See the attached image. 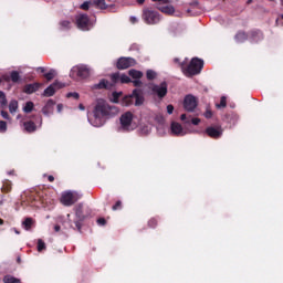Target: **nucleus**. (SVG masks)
I'll list each match as a JSON object with an SVG mask.
<instances>
[{
	"label": "nucleus",
	"mask_w": 283,
	"mask_h": 283,
	"mask_svg": "<svg viewBox=\"0 0 283 283\" xmlns=\"http://www.w3.org/2000/svg\"><path fill=\"white\" fill-rule=\"evenodd\" d=\"M118 114V107L109 105L105 99H97V103L93 109V116L95 118V127H101L105 119L114 118Z\"/></svg>",
	"instance_id": "obj_1"
},
{
	"label": "nucleus",
	"mask_w": 283,
	"mask_h": 283,
	"mask_svg": "<svg viewBox=\"0 0 283 283\" xmlns=\"http://www.w3.org/2000/svg\"><path fill=\"white\" fill-rule=\"evenodd\" d=\"M203 67L205 61L199 57H192L188 65H186L185 62L180 63L181 72L188 78H191V76H198V74L202 72Z\"/></svg>",
	"instance_id": "obj_2"
},
{
	"label": "nucleus",
	"mask_w": 283,
	"mask_h": 283,
	"mask_svg": "<svg viewBox=\"0 0 283 283\" xmlns=\"http://www.w3.org/2000/svg\"><path fill=\"white\" fill-rule=\"evenodd\" d=\"M74 211L75 218L73 220V224H75V227L72 224V219H70V214H67L69 224H71L72 229H76L81 233V229H83V222H85V218H87V214H85L83 210V203H77L74 207Z\"/></svg>",
	"instance_id": "obj_3"
},
{
	"label": "nucleus",
	"mask_w": 283,
	"mask_h": 283,
	"mask_svg": "<svg viewBox=\"0 0 283 283\" xmlns=\"http://www.w3.org/2000/svg\"><path fill=\"white\" fill-rule=\"evenodd\" d=\"M92 70L85 64H77L71 69L70 77L75 81H84V78H90Z\"/></svg>",
	"instance_id": "obj_4"
},
{
	"label": "nucleus",
	"mask_w": 283,
	"mask_h": 283,
	"mask_svg": "<svg viewBox=\"0 0 283 283\" xmlns=\"http://www.w3.org/2000/svg\"><path fill=\"white\" fill-rule=\"evenodd\" d=\"M142 19L147 25H157V23H160V13L151 8H145Z\"/></svg>",
	"instance_id": "obj_5"
},
{
	"label": "nucleus",
	"mask_w": 283,
	"mask_h": 283,
	"mask_svg": "<svg viewBox=\"0 0 283 283\" xmlns=\"http://www.w3.org/2000/svg\"><path fill=\"white\" fill-rule=\"evenodd\" d=\"M83 198L78 191L67 190L62 192L60 201L64 207H72L75 202H78Z\"/></svg>",
	"instance_id": "obj_6"
},
{
	"label": "nucleus",
	"mask_w": 283,
	"mask_h": 283,
	"mask_svg": "<svg viewBox=\"0 0 283 283\" xmlns=\"http://www.w3.org/2000/svg\"><path fill=\"white\" fill-rule=\"evenodd\" d=\"M149 90L151 92V96H154V98H158V101H163L169 92L167 82L150 84Z\"/></svg>",
	"instance_id": "obj_7"
},
{
	"label": "nucleus",
	"mask_w": 283,
	"mask_h": 283,
	"mask_svg": "<svg viewBox=\"0 0 283 283\" xmlns=\"http://www.w3.org/2000/svg\"><path fill=\"white\" fill-rule=\"evenodd\" d=\"M75 21L76 27L78 28V30H82V32H90V30L94 28V23L92 22V20H90V15L85 13L76 15Z\"/></svg>",
	"instance_id": "obj_8"
},
{
	"label": "nucleus",
	"mask_w": 283,
	"mask_h": 283,
	"mask_svg": "<svg viewBox=\"0 0 283 283\" xmlns=\"http://www.w3.org/2000/svg\"><path fill=\"white\" fill-rule=\"evenodd\" d=\"M205 134L212 138L213 140H218L222 138V134H224V128L221 125H212L206 128Z\"/></svg>",
	"instance_id": "obj_9"
},
{
	"label": "nucleus",
	"mask_w": 283,
	"mask_h": 283,
	"mask_svg": "<svg viewBox=\"0 0 283 283\" xmlns=\"http://www.w3.org/2000/svg\"><path fill=\"white\" fill-rule=\"evenodd\" d=\"M136 66V60L134 57H119L116 63L117 70H129V67Z\"/></svg>",
	"instance_id": "obj_10"
},
{
	"label": "nucleus",
	"mask_w": 283,
	"mask_h": 283,
	"mask_svg": "<svg viewBox=\"0 0 283 283\" xmlns=\"http://www.w3.org/2000/svg\"><path fill=\"white\" fill-rule=\"evenodd\" d=\"M198 107V98L193 95H187L184 99V108L186 112H195Z\"/></svg>",
	"instance_id": "obj_11"
},
{
	"label": "nucleus",
	"mask_w": 283,
	"mask_h": 283,
	"mask_svg": "<svg viewBox=\"0 0 283 283\" xmlns=\"http://www.w3.org/2000/svg\"><path fill=\"white\" fill-rule=\"evenodd\" d=\"M119 120L123 129L129 130L132 120H134V114H132V112H126L120 116Z\"/></svg>",
	"instance_id": "obj_12"
},
{
	"label": "nucleus",
	"mask_w": 283,
	"mask_h": 283,
	"mask_svg": "<svg viewBox=\"0 0 283 283\" xmlns=\"http://www.w3.org/2000/svg\"><path fill=\"white\" fill-rule=\"evenodd\" d=\"M63 87H65V85L61 84L59 81H55L53 84L44 90L42 96H54V94H56V90H61Z\"/></svg>",
	"instance_id": "obj_13"
},
{
	"label": "nucleus",
	"mask_w": 283,
	"mask_h": 283,
	"mask_svg": "<svg viewBox=\"0 0 283 283\" xmlns=\"http://www.w3.org/2000/svg\"><path fill=\"white\" fill-rule=\"evenodd\" d=\"M264 40V33L259 29L251 30L249 32V41L250 43H260V41Z\"/></svg>",
	"instance_id": "obj_14"
},
{
	"label": "nucleus",
	"mask_w": 283,
	"mask_h": 283,
	"mask_svg": "<svg viewBox=\"0 0 283 283\" xmlns=\"http://www.w3.org/2000/svg\"><path fill=\"white\" fill-rule=\"evenodd\" d=\"M111 81L114 84L118 83V81H120V83H124V84L132 83V78L129 76H127L126 74L120 75L119 72L111 74Z\"/></svg>",
	"instance_id": "obj_15"
},
{
	"label": "nucleus",
	"mask_w": 283,
	"mask_h": 283,
	"mask_svg": "<svg viewBox=\"0 0 283 283\" xmlns=\"http://www.w3.org/2000/svg\"><path fill=\"white\" fill-rule=\"evenodd\" d=\"M41 85H43V84H41L39 82L32 83V84H27L23 87V92H24V94H34V92H39V90H41Z\"/></svg>",
	"instance_id": "obj_16"
},
{
	"label": "nucleus",
	"mask_w": 283,
	"mask_h": 283,
	"mask_svg": "<svg viewBox=\"0 0 283 283\" xmlns=\"http://www.w3.org/2000/svg\"><path fill=\"white\" fill-rule=\"evenodd\" d=\"M132 94H133V98H135V105L137 107H140V105L145 103V96H143V91L135 88Z\"/></svg>",
	"instance_id": "obj_17"
},
{
	"label": "nucleus",
	"mask_w": 283,
	"mask_h": 283,
	"mask_svg": "<svg viewBox=\"0 0 283 283\" xmlns=\"http://www.w3.org/2000/svg\"><path fill=\"white\" fill-rule=\"evenodd\" d=\"M54 105H56V103L53 99L46 102L45 106L42 108L44 116H50V114L54 112Z\"/></svg>",
	"instance_id": "obj_18"
},
{
	"label": "nucleus",
	"mask_w": 283,
	"mask_h": 283,
	"mask_svg": "<svg viewBox=\"0 0 283 283\" xmlns=\"http://www.w3.org/2000/svg\"><path fill=\"white\" fill-rule=\"evenodd\" d=\"M234 41L237 43H244V41H249V33L245 31H238L234 35Z\"/></svg>",
	"instance_id": "obj_19"
},
{
	"label": "nucleus",
	"mask_w": 283,
	"mask_h": 283,
	"mask_svg": "<svg viewBox=\"0 0 283 283\" xmlns=\"http://www.w3.org/2000/svg\"><path fill=\"white\" fill-rule=\"evenodd\" d=\"M170 129L175 136H180V134H182V125H180V123L178 122H172L170 125Z\"/></svg>",
	"instance_id": "obj_20"
},
{
	"label": "nucleus",
	"mask_w": 283,
	"mask_h": 283,
	"mask_svg": "<svg viewBox=\"0 0 283 283\" xmlns=\"http://www.w3.org/2000/svg\"><path fill=\"white\" fill-rule=\"evenodd\" d=\"M94 90H109V87H112L109 85V81L103 78L99 81V83L95 84L94 86Z\"/></svg>",
	"instance_id": "obj_21"
},
{
	"label": "nucleus",
	"mask_w": 283,
	"mask_h": 283,
	"mask_svg": "<svg viewBox=\"0 0 283 283\" xmlns=\"http://www.w3.org/2000/svg\"><path fill=\"white\" fill-rule=\"evenodd\" d=\"M25 132H28V134H32L34 132H36V124H34V122L29 120V122H24L23 124Z\"/></svg>",
	"instance_id": "obj_22"
},
{
	"label": "nucleus",
	"mask_w": 283,
	"mask_h": 283,
	"mask_svg": "<svg viewBox=\"0 0 283 283\" xmlns=\"http://www.w3.org/2000/svg\"><path fill=\"white\" fill-rule=\"evenodd\" d=\"M10 191H12V181L6 179L2 182L1 192L2 193H10Z\"/></svg>",
	"instance_id": "obj_23"
},
{
	"label": "nucleus",
	"mask_w": 283,
	"mask_h": 283,
	"mask_svg": "<svg viewBox=\"0 0 283 283\" xmlns=\"http://www.w3.org/2000/svg\"><path fill=\"white\" fill-rule=\"evenodd\" d=\"M91 3L99 10H107V3L105 2V0H91Z\"/></svg>",
	"instance_id": "obj_24"
},
{
	"label": "nucleus",
	"mask_w": 283,
	"mask_h": 283,
	"mask_svg": "<svg viewBox=\"0 0 283 283\" xmlns=\"http://www.w3.org/2000/svg\"><path fill=\"white\" fill-rule=\"evenodd\" d=\"M128 76H132L135 80H140L143 78V72L136 69H132L128 71Z\"/></svg>",
	"instance_id": "obj_25"
},
{
	"label": "nucleus",
	"mask_w": 283,
	"mask_h": 283,
	"mask_svg": "<svg viewBox=\"0 0 283 283\" xmlns=\"http://www.w3.org/2000/svg\"><path fill=\"white\" fill-rule=\"evenodd\" d=\"M19 109V102L17 99H12L9 103V112L10 114H15V112Z\"/></svg>",
	"instance_id": "obj_26"
},
{
	"label": "nucleus",
	"mask_w": 283,
	"mask_h": 283,
	"mask_svg": "<svg viewBox=\"0 0 283 283\" xmlns=\"http://www.w3.org/2000/svg\"><path fill=\"white\" fill-rule=\"evenodd\" d=\"M157 76H158V73H156V71H154L151 69L146 71L147 81H155V78H157Z\"/></svg>",
	"instance_id": "obj_27"
},
{
	"label": "nucleus",
	"mask_w": 283,
	"mask_h": 283,
	"mask_svg": "<svg viewBox=\"0 0 283 283\" xmlns=\"http://www.w3.org/2000/svg\"><path fill=\"white\" fill-rule=\"evenodd\" d=\"M60 29L61 30H71L72 29V22L70 20L60 21Z\"/></svg>",
	"instance_id": "obj_28"
},
{
	"label": "nucleus",
	"mask_w": 283,
	"mask_h": 283,
	"mask_svg": "<svg viewBox=\"0 0 283 283\" xmlns=\"http://www.w3.org/2000/svg\"><path fill=\"white\" fill-rule=\"evenodd\" d=\"M25 231H30V229H32V224H34V220H32V218H27L23 222H22Z\"/></svg>",
	"instance_id": "obj_29"
},
{
	"label": "nucleus",
	"mask_w": 283,
	"mask_h": 283,
	"mask_svg": "<svg viewBox=\"0 0 283 283\" xmlns=\"http://www.w3.org/2000/svg\"><path fill=\"white\" fill-rule=\"evenodd\" d=\"M4 283H21L20 279H17L14 276L7 275L3 277Z\"/></svg>",
	"instance_id": "obj_30"
},
{
	"label": "nucleus",
	"mask_w": 283,
	"mask_h": 283,
	"mask_svg": "<svg viewBox=\"0 0 283 283\" xmlns=\"http://www.w3.org/2000/svg\"><path fill=\"white\" fill-rule=\"evenodd\" d=\"M32 109H34V103L33 102H27L25 106L23 108V112L25 114H30L32 112Z\"/></svg>",
	"instance_id": "obj_31"
},
{
	"label": "nucleus",
	"mask_w": 283,
	"mask_h": 283,
	"mask_svg": "<svg viewBox=\"0 0 283 283\" xmlns=\"http://www.w3.org/2000/svg\"><path fill=\"white\" fill-rule=\"evenodd\" d=\"M161 12L165 14H174L176 12V9L172 6H166L161 9Z\"/></svg>",
	"instance_id": "obj_32"
},
{
	"label": "nucleus",
	"mask_w": 283,
	"mask_h": 283,
	"mask_svg": "<svg viewBox=\"0 0 283 283\" xmlns=\"http://www.w3.org/2000/svg\"><path fill=\"white\" fill-rule=\"evenodd\" d=\"M217 109H224V107H227V97L222 96L220 98V103L216 104Z\"/></svg>",
	"instance_id": "obj_33"
},
{
	"label": "nucleus",
	"mask_w": 283,
	"mask_h": 283,
	"mask_svg": "<svg viewBox=\"0 0 283 283\" xmlns=\"http://www.w3.org/2000/svg\"><path fill=\"white\" fill-rule=\"evenodd\" d=\"M0 105L1 107L8 106V99L6 98V93H3V91H0Z\"/></svg>",
	"instance_id": "obj_34"
},
{
	"label": "nucleus",
	"mask_w": 283,
	"mask_h": 283,
	"mask_svg": "<svg viewBox=\"0 0 283 283\" xmlns=\"http://www.w3.org/2000/svg\"><path fill=\"white\" fill-rule=\"evenodd\" d=\"M55 75H56V71L55 70H50V72L44 74V78H46V81H52Z\"/></svg>",
	"instance_id": "obj_35"
},
{
	"label": "nucleus",
	"mask_w": 283,
	"mask_h": 283,
	"mask_svg": "<svg viewBox=\"0 0 283 283\" xmlns=\"http://www.w3.org/2000/svg\"><path fill=\"white\" fill-rule=\"evenodd\" d=\"M20 78H21V76L19 75V72H17V71L11 72V81H12V83H19Z\"/></svg>",
	"instance_id": "obj_36"
},
{
	"label": "nucleus",
	"mask_w": 283,
	"mask_h": 283,
	"mask_svg": "<svg viewBox=\"0 0 283 283\" xmlns=\"http://www.w3.org/2000/svg\"><path fill=\"white\" fill-rule=\"evenodd\" d=\"M46 247H45V241H43L42 239L38 240V251L39 253H41V251H45Z\"/></svg>",
	"instance_id": "obj_37"
},
{
	"label": "nucleus",
	"mask_w": 283,
	"mask_h": 283,
	"mask_svg": "<svg viewBox=\"0 0 283 283\" xmlns=\"http://www.w3.org/2000/svg\"><path fill=\"white\" fill-rule=\"evenodd\" d=\"M124 105L129 106L134 103V95H128L123 99Z\"/></svg>",
	"instance_id": "obj_38"
},
{
	"label": "nucleus",
	"mask_w": 283,
	"mask_h": 283,
	"mask_svg": "<svg viewBox=\"0 0 283 283\" xmlns=\"http://www.w3.org/2000/svg\"><path fill=\"white\" fill-rule=\"evenodd\" d=\"M148 227H149L150 229H156V227H158V219L151 218V219L148 221Z\"/></svg>",
	"instance_id": "obj_39"
},
{
	"label": "nucleus",
	"mask_w": 283,
	"mask_h": 283,
	"mask_svg": "<svg viewBox=\"0 0 283 283\" xmlns=\"http://www.w3.org/2000/svg\"><path fill=\"white\" fill-rule=\"evenodd\" d=\"M8 132V123L0 120V134H6Z\"/></svg>",
	"instance_id": "obj_40"
},
{
	"label": "nucleus",
	"mask_w": 283,
	"mask_h": 283,
	"mask_svg": "<svg viewBox=\"0 0 283 283\" xmlns=\"http://www.w3.org/2000/svg\"><path fill=\"white\" fill-rule=\"evenodd\" d=\"M123 209V201L118 200L115 202V205L112 207L113 211H120Z\"/></svg>",
	"instance_id": "obj_41"
},
{
	"label": "nucleus",
	"mask_w": 283,
	"mask_h": 283,
	"mask_svg": "<svg viewBox=\"0 0 283 283\" xmlns=\"http://www.w3.org/2000/svg\"><path fill=\"white\" fill-rule=\"evenodd\" d=\"M67 98H75V101H78L80 95L78 93H67Z\"/></svg>",
	"instance_id": "obj_42"
},
{
	"label": "nucleus",
	"mask_w": 283,
	"mask_h": 283,
	"mask_svg": "<svg viewBox=\"0 0 283 283\" xmlns=\"http://www.w3.org/2000/svg\"><path fill=\"white\" fill-rule=\"evenodd\" d=\"M97 224H99V227H105L107 224V220H105V218H99L97 219Z\"/></svg>",
	"instance_id": "obj_43"
},
{
	"label": "nucleus",
	"mask_w": 283,
	"mask_h": 283,
	"mask_svg": "<svg viewBox=\"0 0 283 283\" xmlns=\"http://www.w3.org/2000/svg\"><path fill=\"white\" fill-rule=\"evenodd\" d=\"M92 2L85 1L84 3L81 4V10H90V4Z\"/></svg>",
	"instance_id": "obj_44"
},
{
	"label": "nucleus",
	"mask_w": 283,
	"mask_h": 283,
	"mask_svg": "<svg viewBox=\"0 0 283 283\" xmlns=\"http://www.w3.org/2000/svg\"><path fill=\"white\" fill-rule=\"evenodd\" d=\"M133 85H134V87H143V81L135 80V81H133Z\"/></svg>",
	"instance_id": "obj_45"
},
{
	"label": "nucleus",
	"mask_w": 283,
	"mask_h": 283,
	"mask_svg": "<svg viewBox=\"0 0 283 283\" xmlns=\"http://www.w3.org/2000/svg\"><path fill=\"white\" fill-rule=\"evenodd\" d=\"M1 116H2V118H4L6 120H10V114H8V112L1 111Z\"/></svg>",
	"instance_id": "obj_46"
},
{
	"label": "nucleus",
	"mask_w": 283,
	"mask_h": 283,
	"mask_svg": "<svg viewBox=\"0 0 283 283\" xmlns=\"http://www.w3.org/2000/svg\"><path fill=\"white\" fill-rule=\"evenodd\" d=\"M213 117V112H211V111H206V113H205V118H212Z\"/></svg>",
	"instance_id": "obj_47"
},
{
	"label": "nucleus",
	"mask_w": 283,
	"mask_h": 283,
	"mask_svg": "<svg viewBox=\"0 0 283 283\" xmlns=\"http://www.w3.org/2000/svg\"><path fill=\"white\" fill-rule=\"evenodd\" d=\"M167 113H168V114H174V105L169 104V105L167 106Z\"/></svg>",
	"instance_id": "obj_48"
},
{
	"label": "nucleus",
	"mask_w": 283,
	"mask_h": 283,
	"mask_svg": "<svg viewBox=\"0 0 283 283\" xmlns=\"http://www.w3.org/2000/svg\"><path fill=\"white\" fill-rule=\"evenodd\" d=\"M192 125H200V118L195 117L191 119Z\"/></svg>",
	"instance_id": "obj_49"
},
{
	"label": "nucleus",
	"mask_w": 283,
	"mask_h": 283,
	"mask_svg": "<svg viewBox=\"0 0 283 283\" xmlns=\"http://www.w3.org/2000/svg\"><path fill=\"white\" fill-rule=\"evenodd\" d=\"M130 23H138V19L136 17H130Z\"/></svg>",
	"instance_id": "obj_50"
},
{
	"label": "nucleus",
	"mask_w": 283,
	"mask_h": 283,
	"mask_svg": "<svg viewBox=\"0 0 283 283\" xmlns=\"http://www.w3.org/2000/svg\"><path fill=\"white\" fill-rule=\"evenodd\" d=\"M36 72H41V74H44L45 67L40 66V67L36 69Z\"/></svg>",
	"instance_id": "obj_51"
},
{
	"label": "nucleus",
	"mask_w": 283,
	"mask_h": 283,
	"mask_svg": "<svg viewBox=\"0 0 283 283\" xmlns=\"http://www.w3.org/2000/svg\"><path fill=\"white\" fill-rule=\"evenodd\" d=\"M54 231H55L56 233H59V231H61V226H59V224L54 226Z\"/></svg>",
	"instance_id": "obj_52"
},
{
	"label": "nucleus",
	"mask_w": 283,
	"mask_h": 283,
	"mask_svg": "<svg viewBox=\"0 0 283 283\" xmlns=\"http://www.w3.org/2000/svg\"><path fill=\"white\" fill-rule=\"evenodd\" d=\"M48 180H49V182H54V176H52V175L48 176Z\"/></svg>",
	"instance_id": "obj_53"
},
{
	"label": "nucleus",
	"mask_w": 283,
	"mask_h": 283,
	"mask_svg": "<svg viewBox=\"0 0 283 283\" xmlns=\"http://www.w3.org/2000/svg\"><path fill=\"white\" fill-rule=\"evenodd\" d=\"M57 112H63V104H57Z\"/></svg>",
	"instance_id": "obj_54"
},
{
	"label": "nucleus",
	"mask_w": 283,
	"mask_h": 283,
	"mask_svg": "<svg viewBox=\"0 0 283 283\" xmlns=\"http://www.w3.org/2000/svg\"><path fill=\"white\" fill-rule=\"evenodd\" d=\"M151 1H154V2L160 1L161 3H169V0H151Z\"/></svg>",
	"instance_id": "obj_55"
},
{
	"label": "nucleus",
	"mask_w": 283,
	"mask_h": 283,
	"mask_svg": "<svg viewBox=\"0 0 283 283\" xmlns=\"http://www.w3.org/2000/svg\"><path fill=\"white\" fill-rule=\"evenodd\" d=\"M180 118H181V120H187V114H182V115L180 116Z\"/></svg>",
	"instance_id": "obj_56"
},
{
	"label": "nucleus",
	"mask_w": 283,
	"mask_h": 283,
	"mask_svg": "<svg viewBox=\"0 0 283 283\" xmlns=\"http://www.w3.org/2000/svg\"><path fill=\"white\" fill-rule=\"evenodd\" d=\"M137 3H139V6H143V3H145V0H136Z\"/></svg>",
	"instance_id": "obj_57"
},
{
	"label": "nucleus",
	"mask_w": 283,
	"mask_h": 283,
	"mask_svg": "<svg viewBox=\"0 0 283 283\" xmlns=\"http://www.w3.org/2000/svg\"><path fill=\"white\" fill-rule=\"evenodd\" d=\"M190 6H198V1H192Z\"/></svg>",
	"instance_id": "obj_58"
},
{
	"label": "nucleus",
	"mask_w": 283,
	"mask_h": 283,
	"mask_svg": "<svg viewBox=\"0 0 283 283\" xmlns=\"http://www.w3.org/2000/svg\"><path fill=\"white\" fill-rule=\"evenodd\" d=\"M114 98H118V93L113 94Z\"/></svg>",
	"instance_id": "obj_59"
},
{
	"label": "nucleus",
	"mask_w": 283,
	"mask_h": 283,
	"mask_svg": "<svg viewBox=\"0 0 283 283\" xmlns=\"http://www.w3.org/2000/svg\"><path fill=\"white\" fill-rule=\"evenodd\" d=\"M41 202H42V205H45V202H48V200L41 199Z\"/></svg>",
	"instance_id": "obj_60"
},
{
	"label": "nucleus",
	"mask_w": 283,
	"mask_h": 283,
	"mask_svg": "<svg viewBox=\"0 0 283 283\" xmlns=\"http://www.w3.org/2000/svg\"><path fill=\"white\" fill-rule=\"evenodd\" d=\"M4 223L3 219L0 218V227Z\"/></svg>",
	"instance_id": "obj_61"
},
{
	"label": "nucleus",
	"mask_w": 283,
	"mask_h": 283,
	"mask_svg": "<svg viewBox=\"0 0 283 283\" xmlns=\"http://www.w3.org/2000/svg\"><path fill=\"white\" fill-rule=\"evenodd\" d=\"M80 109H85V106H83V104H80Z\"/></svg>",
	"instance_id": "obj_62"
},
{
	"label": "nucleus",
	"mask_w": 283,
	"mask_h": 283,
	"mask_svg": "<svg viewBox=\"0 0 283 283\" xmlns=\"http://www.w3.org/2000/svg\"><path fill=\"white\" fill-rule=\"evenodd\" d=\"M15 233L19 235L20 232L18 230H15Z\"/></svg>",
	"instance_id": "obj_63"
},
{
	"label": "nucleus",
	"mask_w": 283,
	"mask_h": 283,
	"mask_svg": "<svg viewBox=\"0 0 283 283\" xmlns=\"http://www.w3.org/2000/svg\"><path fill=\"white\" fill-rule=\"evenodd\" d=\"M281 3H282V6H283V0H281Z\"/></svg>",
	"instance_id": "obj_64"
}]
</instances>
